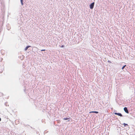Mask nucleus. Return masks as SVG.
Here are the masks:
<instances>
[{"label":"nucleus","mask_w":135,"mask_h":135,"mask_svg":"<svg viewBox=\"0 0 135 135\" xmlns=\"http://www.w3.org/2000/svg\"><path fill=\"white\" fill-rule=\"evenodd\" d=\"M90 113H96V114H97V113H98V112H97V111H91V112H89Z\"/></svg>","instance_id":"39448f33"},{"label":"nucleus","mask_w":135,"mask_h":135,"mask_svg":"<svg viewBox=\"0 0 135 135\" xmlns=\"http://www.w3.org/2000/svg\"><path fill=\"white\" fill-rule=\"evenodd\" d=\"M2 71H1V72H0V73H2Z\"/></svg>","instance_id":"4468645a"},{"label":"nucleus","mask_w":135,"mask_h":135,"mask_svg":"<svg viewBox=\"0 0 135 135\" xmlns=\"http://www.w3.org/2000/svg\"><path fill=\"white\" fill-rule=\"evenodd\" d=\"M31 46H27L26 47V48H25V51H26Z\"/></svg>","instance_id":"20e7f679"},{"label":"nucleus","mask_w":135,"mask_h":135,"mask_svg":"<svg viewBox=\"0 0 135 135\" xmlns=\"http://www.w3.org/2000/svg\"><path fill=\"white\" fill-rule=\"evenodd\" d=\"M45 50H41V51H45Z\"/></svg>","instance_id":"9d476101"},{"label":"nucleus","mask_w":135,"mask_h":135,"mask_svg":"<svg viewBox=\"0 0 135 135\" xmlns=\"http://www.w3.org/2000/svg\"><path fill=\"white\" fill-rule=\"evenodd\" d=\"M126 66V65H124L122 67V70H123L124 68H125V67Z\"/></svg>","instance_id":"6e6552de"},{"label":"nucleus","mask_w":135,"mask_h":135,"mask_svg":"<svg viewBox=\"0 0 135 135\" xmlns=\"http://www.w3.org/2000/svg\"><path fill=\"white\" fill-rule=\"evenodd\" d=\"M64 46L63 45H62V46H61V47H64Z\"/></svg>","instance_id":"9b49d317"},{"label":"nucleus","mask_w":135,"mask_h":135,"mask_svg":"<svg viewBox=\"0 0 135 135\" xmlns=\"http://www.w3.org/2000/svg\"><path fill=\"white\" fill-rule=\"evenodd\" d=\"M1 118H0V121H1Z\"/></svg>","instance_id":"ddd939ff"},{"label":"nucleus","mask_w":135,"mask_h":135,"mask_svg":"<svg viewBox=\"0 0 135 135\" xmlns=\"http://www.w3.org/2000/svg\"><path fill=\"white\" fill-rule=\"evenodd\" d=\"M94 3L93 2L90 5V8H93L94 5Z\"/></svg>","instance_id":"f257e3e1"},{"label":"nucleus","mask_w":135,"mask_h":135,"mask_svg":"<svg viewBox=\"0 0 135 135\" xmlns=\"http://www.w3.org/2000/svg\"><path fill=\"white\" fill-rule=\"evenodd\" d=\"M124 110L126 113H129L127 107H125L124 108Z\"/></svg>","instance_id":"f03ea898"},{"label":"nucleus","mask_w":135,"mask_h":135,"mask_svg":"<svg viewBox=\"0 0 135 135\" xmlns=\"http://www.w3.org/2000/svg\"><path fill=\"white\" fill-rule=\"evenodd\" d=\"M123 125H124V127H126V126H128V124H126L125 123H124Z\"/></svg>","instance_id":"423d86ee"},{"label":"nucleus","mask_w":135,"mask_h":135,"mask_svg":"<svg viewBox=\"0 0 135 135\" xmlns=\"http://www.w3.org/2000/svg\"><path fill=\"white\" fill-rule=\"evenodd\" d=\"M114 114L115 115H117L119 116H120V117H122L123 115H122V114L120 113H115Z\"/></svg>","instance_id":"7ed1b4c3"},{"label":"nucleus","mask_w":135,"mask_h":135,"mask_svg":"<svg viewBox=\"0 0 135 135\" xmlns=\"http://www.w3.org/2000/svg\"><path fill=\"white\" fill-rule=\"evenodd\" d=\"M23 0H20L21 2L22 5H23Z\"/></svg>","instance_id":"0eeeda50"},{"label":"nucleus","mask_w":135,"mask_h":135,"mask_svg":"<svg viewBox=\"0 0 135 135\" xmlns=\"http://www.w3.org/2000/svg\"><path fill=\"white\" fill-rule=\"evenodd\" d=\"M108 62H110V63H111V62H110V61H108Z\"/></svg>","instance_id":"f8f14e48"},{"label":"nucleus","mask_w":135,"mask_h":135,"mask_svg":"<svg viewBox=\"0 0 135 135\" xmlns=\"http://www.w3.org/2000/svg\"><path fill=\"white\" fill-rule=\"evenodd\" d=\"M69 119V118H63V119L64 120H68Z\"/></svg>","instance_id":"1a4fd4ad"}]
</instances>
